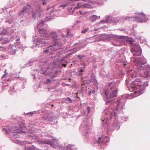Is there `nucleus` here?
I'll return each instance as SVG.
<instances>
[{
  "label": "nucleus",
  "mask_w": 150,
  "mask_h": 150,
  "mask_svg": "<svg viewBox=\"0 0 150 150\" xmlns=\"http://www.w3.org/2000/svg\"><path fill=\"white\" fill-rule=\"evenodd\" d=\"M85 70L84 69V68H81L79 69V71L80 72H82L84 71Z\"/></svg>",
  "instance_id": "30"
},
{
  "label": "nucleus",
  "mask_w": 150,
  "mask_h": 150,
  "mask_svg": "<svg viewBox=\"0 0 150 150\" xmlns=\"http://www.w3.org/2000/svg\"><path fill=\"white\" fill-rule=\"evenodd\" d=\"M79 13H80L81 14H83L85 12L82 13V11H79Z\"/></svg>",
  "instance_id": "36"
},
{
  "label": "nucleus",
  "mask_w": 150,
  "mask_h": 150,
  "mask_svg": "<svg viewBox=\"0 0 150 150\" xmlns=\"http://www.w3.org/2000/svg\"><path fill=\"white\" fill-rule=\"evenodd\" d=\"M55 73H57L58 72L57 71H55Z\"/></svg>",
  "instance_id": "47"
},
{
  "label": "nucleus",
  "mask_w": 150,
  "mask_h": 150,
  "mask_svg": "<svg viewBox=\"0 0 150 150\" xmlns=\"http://www.w3.org/2000/svg\"><path fill=\"white\" fill-rule=\"evenodd\" d=\"M8 75V74L7 73H5V74H4L3 76H2V78Z\"/></svg>",
  "instance_id": "32"
},
{
  "label": "nucleus",
  "mask_w": 150,
  "mask_h": 150,
  "mask_svg": "<svg viewBox=\"0 0 150 150\" xmlns=\"http://www.w3.org/2000/svg\"><path fill=\"white\" fill-rule=\"evenodd\" d=\"M75 44V45H79V43H76Z\"/></svg>",
  "instance_id": "46"
},
{
  "label": "nucleus",
  "mask_w": 150,
  "mask_h": 150,
  "mask_svg": "<svg viewBox=\"0 0 150 150\" xmlns=\"http://www.w3.org/2000/svg\"><path fill=\"white\" fill-rule=\"evenodd\" d=\"M131 52L134 56L141 55L142 50L138 44L132 43L131 45Z\"/></svg>",
  "instance_id": "7"
},
{
  "label": "nucleus",
  "mask_w": 150,
  "mask_h": 150,
  "mask_svg": "<svg viewBox=\"0 0 150 150\" xmlns=\"http://www.w3.org/2000/svg\"><path fill=\"white\" fill-rule=\"evenodd\" d=\"M134 19L137 22L141 23L146 22L147 20L149 19L148 17L143 13H141L137 16L136 17L127 16L124 18L125 20H129L130 19Z\"/></svg>",
  "instance_id": "5"
},
{
  "label": "nucleus",
  "mask_w": 150,
  "mask_h": 150,
  "mask_svg": "<svg viewBox=\"0 0 150 150\" xmlns=\"http://www.w3.org/2000/svg\"><path fill=\"white\" fill-rule=\"evenodd\" d=\"M76 72L75 71H74V74H76Z\"/></svg>",
  "instance_id": "40"
},
{
  "label": "nucleus",
  "mask_w": 150,
  "mask_h": 150,
  "mask_svg": "<svg viewBox=\"0 0 150 150\" xmlns=\"http://www.w3.org/2000/svg\"><path fill=\"white\" fill-rule=\"evenodd\" d=\"M51 37L53 39L54 43L50 47H47V53L48 50L52 49L53 51H56L60 49V47L62 45V43H59V40L57 39V36L55 32H52L51 33L47 32V37Z\"/></svg>",
  "instance_id": "4"
},
{
  "label": "nucleus",
  "mask_w": 150,
  "mask_h": 150,
  "mask_svg": "<svg viewBox=\"0 0 150 150\" xmlns=\"http://www.w3.org/2000/svg\"><path fill=\"white\" fill-rule=\"evenodd\" d=\"M88 30L89 29L88 28H86L85 29L83 30H82L81 31V33H86L87 32Z\"/></svg>",
  "instance_id": "21"
},
{
  "label": "nucleus",
  "mask_w": 150,
  "mask_h": 150,
  "mask_svg": "<svg viewBox=\"0 0 150 150\" xmlns=\"http://www.w3.org/2000/svg\"><path fill=\"white\" fill-rule=\"evenodd\" d=\"M46 0H42L41 1V2L42 3L43 5H45V4H46Z\"/></svg>",
  "instance_id": "28"
},
{
  "label": "nucleus",
  "mask_w": 150,
  "mask_h": 150,
  "mask_svg": "<svg viewBox=\"0 0 150 150\" xmlns=\"http://www.w3.org/2000/svg\"><path fill=\"white\" fill-rule=\"evenodd\" d=\"M122 120H124L125 121H126L127 120V118H124V119H123V117H122L121 118Z\"/></svg>",
  "instance_id": "34"
},
{
  "label": "nucleus",
  "mask_w": 150,
  "mask_h": 150,
  "mask_svg": "<svg viewBox=\"0 0 150 150\" xmlns=\"http://www.w3.org/2000/svg\"><path fill=\"white\" fill-rule=\"evenodd\" d=\"M131 59L135 65L137 71H134L131 69L128 70L127 71V74L132 78L139 76L141 78L135 79L128 88L130 92L134 91L136 96H137L142 94L146 87L148 86L147 82L142 78L144 77L146 79L150 78V66L144 65L146 63L147 60L144 57L137 58L132 57Z\"/></svg>",
  "instance_id": "1"
},
{
  "label": "nucleus",
  "mask_w": 150,
  "mask_h": 150,
  "mask_svg": "<svg viewBox=\"0 0 150 150\" xmlns=\"http://www.w3.org/2000/svg\"><path fill=\"white\" fill-rule=\"evenodd\" d=\"M64 150H76V148L74 147V146L73 145L69 144L65 146Z\"/></svg>",
  "instance_id": "13"
},
{
  "label": "nucleus",
  "mask_w": 150,
  "mask_h": 150,
  "mask_svg": "<svg viewBox=\"0 0 150 150\" xmlns=\"http://www.w3.org/2000/svg\"><path fill=\"white\" fill-rule=\"evenodd\" d=\"M78 57H79L80 58H81L82 57V56L80 55H78Z\"/></svg>",
  "instance_id": "37"
},
{
  "label": "nucleus",
  "mask_w": 150,
  "mask_h": 150,
  "mask_svg": "<svg viewBox=\"0 0 150 150\" xmlns=\"http://www.w3.org/2000/svg\"><path fill=\"white\" fill-rule=\"evenodd\" d=\"M49 138H47V144L53 146L55 148H58L59 150H62V149L59 143L58 139H56L55 138H54L53 136L50 135L48 136Z\"/></svg>",
  "instance_id": "6"
},
{
  "label": "nucleus",
  "mask_w": 150,
  "mask_h": 150,
  "mask_svg": "<svg viewBox=\"0 0 150 150\" xmlns=\"http://www.w3.org/2000/svg\"><path fill=\"white\" fill-rule=\"evenodd\" d=\"M55 12H56V11L53 10L51 11L50 14H49V17H47V21L50 20L51 19L54 18V14H53L52 13Z\"/></svg>",
  "instance_id": "19"
},
{
  "label": "nucleus",
  "mask_w": 150,
  "mask_h": 150,
  "mask_svg": "<svg viewBox=\"0 0 150 150\" xmlns=\"http://www.w3.org/2000/svg\"><path fill=\"white\" fill-rule=\"evenodd\" d=\"M88 5L86 3H84L83 2H79L77 4V6L74 8H80L82 7H88Z\"/></svg>",
  "instance_id": "12"
},
{
  "label": "nucleus",
  "mask_w": 150,
  "mask_h": 150,
  "mask_svg": "<svg viewBox=\"0 0 150 150\" xmlns=\"http://www.w3.org/2000/svg\"><path fill=\"white\" fill-rule=\"evenodd\" d=\"M117 86V84L114 82H111L108 85V88L105 91V94L107 98H108V95L110 98L117 96L118 89L116 87Z\"/></svg>",
  "instance_id": "3"
},
{
  "label": "nucleus",
  "mask_w": 150,
  "mask_h": 150,
  "mask_svg": "<svg viewBox=\"0 0 150 150\" xmlns=\"http://www.w3.org/2000/svg\"><path fill=\"white\" fill-rule=\"evenodd\" d=\"M47 83H49L50 82V79H47Z\"/></svg>",
  "instance_id": "38"
},
{
  "label": "nucleus",
  "mask_w": 150,
  "mask_h": 150,
  "mask_svg": "<svg viewBox=\"0 0 150 150\" xmlns=\"http://www.w3.org/2000/svg\"><path fill=\"white\" fill-rule=\"evenodd\" d=\"M113 36L115 38V40L120 43L119 44H115L114 43L113 44V45L116 46H119L121 45L125 38V36H120L115 35H113Z\"/></svg>",
  "instance_id": "8"
},
{
  "label": "nucleus",
  "mask_w": 150,
  "mask_h": 150,
  "mask_svg": "<svg viewBox=\"0 0 150 150\" xmlns=\"http://www.w3.org/2000/svg\"><path fill=\"white\" fill-rule=\"evenodd\" d=\"M13 89H14V87H13Z\"/></svg>",
  "instance_id": "49"
},
{
  "label": "nucleus",
  "mask_w": 150,
  "mask_h": 150,
  "mask_svg": "<svg viewBox=\"0 0 150 150\" xmlns=\"http://www.w3.org/2000/svg\"><path fill=\"white\" fill-rule=\"evenodd\" d=\"M64 64L62 63V65L64 67H65L66 66L67 64L68 63V62L66 61H65L64 62Z\"/></svg>",
  "instance_id": "25"
},
{
  "label": "nucleus",
  "mask_w": 150,
  "mask_h": 150,
  "mask_svg": "<svg viewBox=\"0 0 150 150\" xmlns=\"http://www.w3.org/2000/svg\"><path fill=\"white\" fill-rule=\"evenodd\" d=\"M113 20H112V17L110 16H107V18L101 21L100 23H110V22H112Z\"/></svg>",
  "instance_id": "14"
},
{
  "label": "nucleus",
  "mask_w": 150,
  "mask_h": 150,
  "mask_svg": "<svg viewBox=\"0 0 150 150\" xmlns=\"http://www.w3.org/2000/svg\"><path fill=\"white\" fill-rule=\"evenodd\" d=\"M73 7H69L68 9L71 13H73L74 11V9L72 8Z\"/></svg>",
  "instance_id": "20"
},
{
  "label": "nucleus",
  "mask_w": 150,
  "mask_h": 150,
  "mask_svg": "<svg viewBox=\"0 0 150 150\" xmlns=\"http://www.w3.org/2000/svg\"><path fill=\"white\" fill-rule=\"evenodd\" d=\"M97 29H94V31H97Z\"/></svg>",
  "instance_id": "45"
},
{
  "label": "nucleus",
  "mask_w": 150,
  "mask_h": 150,
  "mask_svg": "<svg viewBox=\"0 0 150 150\" xmlns=\"http://www.w3.org/2000/svg\"><path fill=\"white\" fill-rule=\"evenodd\" d=\"M81 129H82L83 130L84 133L83 136L86 137H87L88 136V132L86 130H88L89 129V127L88 125H85V122H83L81 124Z\"/></svg>",
  "instance_id": "10"
},
{
  "label": "nucleus",
  "mask_w": 150,
  "mask_h": 150,
  "mask_svg": "<svg viewBox=\"0 0 150 150\" xmlns=\"http://www.w3.org/2000/svg\"><path fill=\"white\" fill-rule=\"evenodd\" d=\"M120 21H122V20H121Z\"/></svg>",
  "instance_id": "50"
},
{
  "label": "nucleus",
  "mask_w": 150,
  "mask_h": 150,
  "mask_svg": "<svg viewBox=\"0 0 150 150\" xmlns=\"http://www.w3.org/2000/svg\"><path fill=\"white\" fill-rule=\"evenodd\" d=\"M117 123H116L115 125V126H112L111 127V130H113L114 129H116L117 126Z\"/></svg>",
  "instance_id": "22"
},
{
  "label": "nucleus",
  "mask_w": 150,
  "mask_h": 150,
  "mask_svg": "<svg viewBox=\"0 0 150 150\" xmlns=\"http://www.w3.org/2000/svg\"><path fill=\"white\" fill-rule=\"evenodd\" d=\"M81 74H82L81 73V72H80L79 73V75H81Z\"/></svg>",
  "instance_id": "44"
},
{
  "label": "nucleus",
  "mask_w": 150,
  "mask_h": 150,
  "mask_svg": "<svg viewBox=\"0 0 150 150\" xmlns=\"http://www.w3.org/2000/svg\"><path fill=\"white\" fill-rule=\"evenodd\" d=\"M126 64H125V63H124L123 64V67H125L126 66Z\"/></svg>",
  "instance_id": "39"
},
{
  "label": "nucleus",
  "mask_w": 150,
  "mask_h": 150,
  "mask_svg": "<svg viewBox=\"0 0 150 150\" xmlns=\"http://www.w3.org/2000/svg\"><path fill=\"white\" fill-rule=\"evenodd\" d=\"M90 108L89 107H87L88 113H89L90 112Z\"/></svg>",
  "instance_id": "31"
},
{
  "label": "nucleus",
  "mask_w": 150,
  "mask_h": 150,
  "mask_svg": "<svg viewBox=\"0 0 150 150\" xmlns=\"http://www.w3.org/2000/svg\"><path fill=\"white\" fill-rule=\"evenodd\" d=\"M56 76V75H53V77H55Z\"/></svg>",
  "instance_id": "41"
},
{
  "label": "nucleus",
  "mask_w": 150,
  "mask_h": 150,
  "mask_svg": "<svg viewBox=\"0 0 150 150\" xmlns=\"http://www.w3.org/2000/svg\"><path fill=\"white\" fill-rule=\"evenodd\" d=\"M28 8L26 7H24L23 8V9L19 13V15L20 16L22 15H24L25 13L27 11H28Z\"/></svg>",
  "instance_id": "18"
},
{
  "label": "nucleus",
  "mask_w": 150,
  "mask_h": 150,
  "mask_svg": "<svg viewBox=\"0 0 150 150\" xmlns=\"http://www.w3.org/2000/svg\"><path fill=\"white\" fill-rule=\"evenodd\" d=\"M38 13L37 14H33V17H35L37 16H38L39 15L40 13H39L38 11Z\"/></svg>",
  "instance_id": "26"
},
{
  "label": "nucleus",
  "mask_w": 150,
  "mask_h": 150,
  "mask_svg": "<svg viewBox=\"0 0 150 150\" xmlns=\"http://www.w3.org/2000/svg\"><path fill=\"white\" fill-rule=\"evenodd\" d=\"M44 52H45V53H46L47 52V50H44Z\"/></svg>",
  "instance_id": "42"
},
{
  "label": "nucleus",
  "mask_w": 150,
  "mask_h": 150,
  "mask_svg": "<svg viewBox=\"0 0 150 150\" xmlns=\"http://www.w3.org/2000/svg\"><path fill=\"white\" fill-rule=\"evenodd\" d=\"M78 50L77 49H76L75 48H74L73 49V51H74V52H75L76 51H78Z\"/></svg>",
  "instance_id": "33"
},
{
  "label": "nucleus",
  "mask_w": 150,
  "mask_h": 150,
  "mask_svg": "<svg viewBox=\"0 0 150 150\" xmlns=\"http://www.w3.org/2000/svg\"><path fill=\"white\" fill-rule=\"evenodd\" d=\"M95 92V91L94 90H91L89 92V95H91L92 93H93Z\"/></svg>",
  "instance_id": "27"
},
{
  "label": "nucleus",
  "mask_w": 150,
  "mask_h": 150,
  "mask_svg": "<svg viewBox=\"0 0 150 150\" xmlns=\"http://www.w3.org/2000/svg\"><path fill=\"white\" fill-rule=\"evenodd\" d=\"M52 105V106H53V105Z\"/></svg>",
  "instance_id": "51"
},
{
  "label": "nucleus",
  "mask_w": 150,
  "mask_h": 150,
  "mask_svg": "<svg viewBox=\"0 0 150 150\" xmlns=\"http://www.w3.org/2000/svg\"><path fill=\"white\" fill-rule=\"evenodd\" d=\"M93 142H92V144H93Z\"/></svg>",
  "instance_id": "48"
},
{
  "label": "nucleus",
  "mask_w": 150,
  "mask_h": 150,
  "mask_svg": "<svg viewBox=\"0 0 150 150\" xmlns=\"http://www.w3.org/2000/svg\"><path fill=\"white\" fill-rule=\"evenodd\" d=\"M38 8H39V9H40V7L39 6H38Z\"/></svg>",
  "instance_id": "43"
},
{
  "label": "nucleus",
  "mask_w": 150,
  "mask_h": 150,
  "mask_svg": "<svg viewBox=\"0 0 150 150\" xmlns=\"http://www.w3.org/2000/svg\"><path fill=\"white\" fill-rule=\"evenodd\" d=\"M22 130V128L21 127H20L19 128H17L15 126H13L10 129H8V131L7 130L6 131V134H7L8 133H9V132H11L12 133L16 132L19 133Z\"/></svg>",
  "instance_id": "11"
},
{
  "label": "nucleus",
  "mask_w": 150,
  "mask_h": 150,
  "mask_svg": "<svg viewBox=\"0 0 150 150\" xmlns=\"http://www.w3.org/2000/svg\"><path fill=\"white\" fill-rule=\"evenodd\" d=\"M97 18L98 16L96 15H91L89 17L90 20L92 22L95 21Z\"/></svg>",
  "instance_id": "16"
},
{
  "label": "nucleus",
  "mask_w": 150,
  "mask_h": 150,
  "mask_svg": "<svg viewBox=\"0 0 150 150\" xmlns=\"http://www.w3.org/2000/svg\"><path fill=\"white\" fill-rule=\"evenodd\" d=\"M25 150H34L33 149L30 147H25Z\"/></svg>",
  "instance_id": "24"
},
{
  "label": "nucleus",
  "mask_w": 150,
  "mask_h": 150,
  "mask_svg": "<svg viewBox=\"0 0 150 150\" xmlns=\"http://www.w3.org/2000/svg\"><path fill=\"white\" fill-rule=\"evenodd\" d=\"M49 121L52 122V123H51V124H56L57 122L56 118L54 117L51 118L49 120Z\"/></svg>",
  "instance_id": "17"
},
{
  "label": "nucleus",
  "mask_w": 150,
  "mask_h": 150,
  "mask_svg": "<svg viewBox=\"0 0 150 150\" xmlns=\"http://www.w3.org/2000/svg\"><path fill=\"white\" fill-rule=\"evenodd\" d=\"M44 23V22L43 21L41 20L40 21L39 24H38V26H37V28L39 30H40V32H41V33H43V34L45 33V34H46V31H44V30L42 29H40L39 28V27L40 26V25H43Z\"/></svg>",
  "instance_id": "15"
},
{
  "label": "nucleus",
  "mask_w": 150,
  "mask_h": 150,
  "mask_svg": "<svg viewBox=\"0 0 150 150\" xmlns=\"http://www.w3.org/2000/svg\"><path fill=\"white\" fill-rule=\"evenodd\" d=\"M34 112H30L27 113L28 115L31 116H32Z\"/></svg>",
  "instance_id": "29"
},
{
  "label": "nucleus",
  "mask_w": 150,
  "mask_h": 150,
  "mask_svg": "<svg viewBox=\"0 0 150 150\" xmlns=\"http://www.w3.org/2000/svg\"><path fill=\"white\" fill-rule=\"evenodd\" d=\"M67 100L68 101H70V102L71 101V100L69 98H68L67 99Z\"/></svg>",
  "instance_id": "35"
},
{
  "label": "nucleus",
  "mask_w": 150,
  "mask_h": 150,
  "mask_svg": "<svg viewBox=\"0 0 150 150\" xmlns=\"http://www.w3.org/2000/svg\"><path fill=\"white\" fill-rule=\"evenodd\" d=\"M71 30L70 29H68L67 30V35L68 37L71 36V35L69 34V33L71 32Z\"/></svg>",
  "instance_id": "23"
},
{
  "label": "nucleus",
  "mask_w": 150,
  "mask_h": 150,
  "mask_svg": "<svg viewBox=\"0 0 150 150\" xmlns=\"http://www.w3.org/2000/svg\"><path fill=\"white\" fill-rule=\"evenodd\" d=\"M128 96V94H124L122 96V99L117 98L112 100L108 99L106 100V105L110 104V107H108L104 111V116L102 118L103 124L107 125L110 122V120L112 117H115L117 113L115 111L119 112H122L125 103L123 99H126Z\"/></svg>",
  "instance_id": "2"
},
{
  "label": "nucleus",
  "mask_w": 150,
  "mask_h": 150,
  "mask_svg": "<svg viewBox=\"0 0 150 150\" xmlns=\"http://www.w3.org/2000/svg\"><path fill=\"white\" fill-rule=\"evenodd\" d=\"M101 140V138L100 137H99L97 140H96L95 142H94V144H97L98 145H100L101 144H103L104 143H108L109 141V138L106 136L105 137L101 142H100Z\"/></svg>",
  "instance_id": "9"
}]
</instances>
